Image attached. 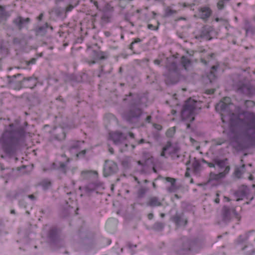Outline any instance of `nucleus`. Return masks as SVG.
Listing matches in <instances>:
<instances>
[{
	"instance_id": "nucleus-1",
	"label": "nucleus",
	"mask_w": 255,
	"mask_h": 255,
	"mask_svg": "<svg viewBox=\"0 0 255 255\" xmlns=\"http://www.w3.org/2000/svg\"><path fill=\"white\" fill-rule=\"evenodd\" d=\"M223 123L229 122L231 138L239 149L255 146V114L243 111L226 97L216 106Z\"/></svg>"
},
{
	"instance_id": "nucleus-2",
	"label": "nucleus",
	"mask_w": 255,
	"mask_h": 255,
	"mask_svg": "<svg viewBox=\"0 0 255 255\" xmlns=\"http://www.w3.org/2000/svg\"><path fill=\"white\" fill-rule=\"evenodd\" d=\"M25 135L24 129L21 127L17 122L10 124L5 128V130L0 138V145L4 155H1L4 158L8 157L14 158L16 162L18 160L16 157L20 141Z\"/></svg>"
},
{
	"instance_id": "nucleus-3",
	"label": "nucleus",
	"mask_w": 255,
	"mask_h": 255,
	"mask_svg": "<svg viewBox=\"0 0 255 255\" xmlns=\"http://www.w3.org/2000/svg\"><path fill=\"white\" fill-rule=\"evenodd\" d=\"M127 106L123 117L130 123L138 121L143 114V109L147 106L148 98L146 93H131L126 95L123 100Z\"/></svg>"
},
{
	"instance_id": "nucleus-4",
	"label": "nucleus",
	"mask_w": 255,
	"mask_h": 255,
	"mask_svg": "<svg viewBox=\"0 0 255 255\" xmlns=\"http://www.w3.org/2000/svg\"><path fill=\"white\" fill-rule=\"evenodd\" d=\"M233 85L239 92L251 96L255 93V85L248 81L243 76L235 74L233 77Z\"/></svg>"
},
{
	"instance_id": "nucleus-5",
	"label": "nucleus",
	"mask_w": 255,
	"mask_h": 255,
	"mask_svg": "<svg viewBox=\"0 0 255 255\" xmlns=\"http://www.w3.org/2000/svg\"><path fill=\"white\" fill-rule=\"evenodd\" d=\"M201 109L200 102L191 98H189L185 103L181 112L182 121L187 122H192L194 120V116Z\"/></svg>"
},
{
	"instance_id": "nucleus-6",
	"label": "nucleus",
	"mask_w": 255,
	"mask_h": 255,
	"mask_svg": "<svg viewBox=\"0 0 255 255\" xmlns=\"http://www.w3.org/2000/svg\"><path fill=\"white\" fill-rule=\"evenodd\" d=\"M47 237L51 244L57 247L64 246L63 240L60 237L59 230L57 228L55 227L50 228Z\"/></svg>"
},
{
	"instance_id": "nucleus-7",
	"label": "nucleus",
	"mask_w": 255,
	"mask_h": 255,
	"mask_svg": "<svg viewBox=\"0 0 255 255\" xmlns=\"http://www.w3.org/2000/svg\"><path fill=\"white\" fill-rule=\"evenodd\" d=\"M69 160L70 159L68 158L65 162L61 161L54 162L51 165V168L56 170L60 173H63L64 175L71 177L73 175H72V168L71 166H68V165Z\"/></svg>"
},
{
	"instance_id": "nucleus-8",
	"label": "nucleus",
	"mask_w": 255,
	"mask_h": 255,
	"mask_svg": "<svg viewBox=\"0 0 255 255\" xmlns=\"http://www.w3.org/2000/svg\"><path fill=\"white\" fill-rule=\"evenodd\" d=\"M127 137V135L125 134L118 131L109 133V138L113 141L114 143L116 145L123 147L128 146L126 141Z\"/></svg>"
},
{
	"instance_id": "nucleus-9",
	"label": "nucleus",
	"mask_w": 255,
	"mask_h": 255,
	"mask_svg": "<svg viewBox=\"0 0 255 255\" xmlns=\"http://www.w3.org/2000/svg\"><path fill=\"white\" fill-rule=\"evenodd\" d=\"M7 83L9 86L15 90H20L22 88L23 76L21 74H17L12 76H7Z\"/></svg>"
},
{
	"instance_id": "nucleus-10",
	"label": "nucleus",
	"mask_w": 255,
	"mask_h": 255,
	"mask_svg": "<svg viewBox=\"0 0 255 255\" xmlns=\"http://www.w3.org/2000/svg\"><path fill=\"white\" fill-rule=\"evenodd\" d=\"M179 148L176 145H173L170 142H168L162 149V151L161 153V156L166 158L167 154L172 155L176 154L178 157L179 155L178 153L179 151Z\"/></svg>"
},
{
	"instance_id": "nucleus-11",
	"label": "nucleus",
	"mask_w": 255,
	"mask_h": 255,
	"mask_svg": "<svg viewBox=\"0 0 255 255\" xmlns=\"http://www.w3.org/2000/svg\"><path fill=\"white\" fill-rule=\"evenodd\" d=\"M85 143L84 141H72L69 147V150L71 152H74L76 154L77 157H83L86 153V149H84L82 150L81 152H78V151L80 148H81V145Z\"/></svg>"
},
{
	"instance_id": "nucleus-12",
	"label": "nucleus",
	"mask_w": 255,
	"mask_h": 255,
	"mask_svg": "<svg viewBox=\"0 0 255 255\" xmlns=\"http://www.w3.org/2000/svg\"><path fill=\"white\" fill-rule=\"evenodd\" d=\"M213 32V28L209 25L203 26L200 32L195 36V38L198 39L211 40L212 38V34Z\"/></svg>"
},
{
	"instance_id": "nucleus-13",
	"label": "nucleus",
	"mask_w": 255,
	"mask_h": 255,
	"mask_svg": "<svg viewBox=\"0 0 255 255\" xmlns=\"http://www.w3.org/2000/svg\"><path fill=\"white\" fill-rule=\"evenodd\" d=\"M118 171L117 164L112 160H106L104 167V175L105 177L115 173Z\"/></svg>"
},
{
	"instance_id": "nucleus-14",
	"label": "nucleus",
	"mask_w": 255,
	"mask_h": 255,
	"mask_svg": "<svg viewBox=\"0 0 255 255\" xmlns=\"http://www.w3.org/2000/svg\"><path fill=\"white\" fill-rule=\"evenodd\" d=\"M238 218V213L234 208H229L225 206L223 209V220L228 223L234 218Z\"/></svg>"
},
{
	"instance_id": "nucleus-15",
	"label": "nucleus",
	"mask_w": 255,
	"mask_h": 255,
	"mask_svg": "<svg viewBox=\"0 0 255 255\" xmlns=\"http://www.w3.org/2000/svg\"><path fill=\"white\" fill-rule=\"evenodd\" d=\"M227 159L221 160L218 158H216L213 159L212 162H209L204 159H202V161L203 163L207 164L209 167H215V166H216L220 169H224V167H226V166H229L228 165H227Z\"/></svg>"
},
{
	"instance_id": "nucleus-16",
	"label": "nucleus",
	"mask_w": 255,
	"mask_h": 255,
	"mask_svg": "<svg viewBox=\"0 0 255 255\" xmlns=\"http://www.w3.org/2000/svg\"><path fill=\"white\" fill-rule=\"evenodd\" d=\"M249 193V188L245 185H242L239 187L238 190L235 193V195L237 197L236 201L243 200L246 197Z\"/></svg>"
},
{
	"instance_id": "nucleus-17",
	"label": "nucleus",
	"mask_w": 255,
	"mask_h": 255,
	"mask_svg": "<svg viewBox=\"0 0 255 255\" xmlns=\"http://www.w3.org/2000/svg\"><path fill=\"white\" fill-rule=\"evenodd\" d=\"M30 21L29 18H23L21 16H18L13 20V23L16 28L21 30Z\"/></svg>"
},
{
	"instance_id": "nucleus-18",
	"label": "nucleus",
	"mask_w": 255,
	"mask_h": 255,
	"mask_svg": "<svg viewBox=\"0 0 255 255\" xmlns=\"http://www.w3.org/2000/svg\"><path fill=\"white\" fill-rule=\"evenodd\" d=\"M37 83V79L33 77L25 78L23 77L22 88L32 89L35 87Z\"/></svg>"
},
{
	"instance_id": "nucleus-19",
	"label": "nucleus",
	"mask_w": 255,
	"mask_h": 255,
	"mask_svg": "<svg viewBox=\"0 0 255 255\" xmlns=\"http://www.w3.org/2000/svg\"><path fill=\"white\" fill-rule=\"evenodd\" d=\"M172 220L178 226H185L187 223V219L183 214H176L172 217Z\"/></svg>"
},
{
	"instance_id": "nucleus-20",
	"label": "nucleus",
	"mask_w": 255,
	"mask_h": 255,
	"mask_svg": "<svg viewBox=\"0 0 255 255\" xmlns=\"http://www.w3.org/2000/svg\"><path fill=\"white\" fill-rule=\"evenodd\" d=\"M255 241V232L251 231L244 235L240 236L238 242L240 243H246V242L251 243L252 241Z\"/></svg>"
},
{
	"instance_id": "nucleus-21",
	"label": "nucleus",
	"mask_w": 255,
	"mask_h": 255,
	"mask_svg": "<svg viewBox=\"0 0 255 255\" xmlns=\"http://www.w3.org/2000/svg\"><path fill=\"white\" fill-rule=\"evenodd\" d=\"M225 169L223 171L220 172L218 174H215L213 172H211L210 175V180H219L224 177L226 174H227L230 170V166H226L224 167Z\"/></svg>"
},
{
	"instance_id": "nucleus-22",
	"label": "nucleus",
	"mask_w": 255,
	"mask_h": 255,
	"mask_svg": "<svg viewBox=\"0 0 255 255\" xmlns=\"http://www.w3.org/2000/svg\"><path fill=\"white\" fill-rule=\"evenodd\" d=\"M202 248V243L198 239L193 241L189 248V250L194 252H198Z\"/></svg>"
},
{
	"instance_id": "nucleus-23",
	"label": "nucleus",
	"mask_w": 255,
	"mask_h": 255,
	"mask_svg": "<svg viewBox=\"0 0 255 255\" xmlns=\"http://www.w3.org/2000/svg\"><path fill=\"white\" fill-rule=\"evenodd\" d=\"M211 10L209 7H203L200 8L199 15L202 19H207L211 15Z\"/></svg>"
},
{
	"instance_id": "nucleus-24",
	"label": "nucleus",
	"mask_w": 255,
	"mask_h": 255,
	"mask_svg": "<svg viewBox=\"0 0 255 255\" xmlns=\"http://www.w3.org/2000/svg\"><path fill=\"white\" fill-rule=\"evenodd\" d=\"M59 130H60L59 133L53 134L51 135L50 137V140L51 141L54 140L61 141L65 139L66 134L64 129L62 128H60Z\"/></svg>"
},
{
	"instance_id": "nucleus-25",
	"label": "nucleus",
	"mask_w": 255,
	"mask_h": 255,
	"mask_svg": "<svg viewBox=\"0 0 255 255\" xmlns=\"http://www.w3.org/2000/svg\"><path fill=\"white\" fill-rule=\"evenodd\" d=\"M147 205L150 207L160 206L162 205L159 198L157 197H151L149 198L146 203Z\"/></svg>"
},
{
	"instance_id": "nucleus-26",
	"label": "nucleus",
	"mask_w": 255,
	"mask_h": 255,
	"mask_svg": "<svg viewBox=\"0 0 255 255\" xmlns=\"http://www.w3.org/2000/svg\"><path fill=\"white\" fill-rule=\"evenodd\" d=\"M180 66H181L185 70H187L188 68L191 66V61L186 56H182L180 60Z\"/></svg>"
},
{
	"instance_id": "nucleus-27",
	"label": "nucleus",
	"mask_w": 255,
	"mask_h": 255,
	"mask_svg": "<svg viewBox=\"0 0 255 255\" xmlns=\"http://www.w3.org/2000/svg\"><path fill=\"white\" fill-rule=\"evenodd\" d=\"M245 164H242L241 166H236L235 169V174L238 178H240L245 172Z\"/></svg>"
},
{
	"instance_id": "nucleus-28",
	"label": "nucleus",
	"mask_w": 255,
	"mask_h": 255,
	"mask_svg": "<svg viewBox=\"0 0 255 255\" xmlns=\"http://www.w3.org/2000/svg\"><path fill=\"white\" fill-rule=\"evenodd\" d=\"M167 66L169 71L174 72L176 75L180 74L179 68L176 62L172 61L169 63Z\"/></svg>"
},
{
	"instance_id": "nucleus-29",
	"label": "nucleus",
	"mask_w": 255,
	"mask_h": 255,
	"mask_svg": "<svg viewBox=\"0 0 255 255\" xmlns=\"http://www.w3.org/2000/svg\"><path fill=\"white\" fill-rule=\"evenodd\" d=\"M166 180L171 184L170 186L168 187V191L171 192L175 191L177 189L175 179L171 177H166Z\"/></svg>"
},
{
	"instance_id": "nucleus-30",
	"label": "nucleus",
	"mask_w": 255,
	"mask_h": 255,
	"mask_svg": "<svg viewBox=\"0 0 255 255\" xmlns=\"http://www.w3.org/2000/svg\"><path fill=\"white\" fill-rule=\"evenodd\" d=\"M97 175L98 173L96 171L85 170L81 172V176L84 179L89 178L91 176H93L94 178H96Z\"/></svg>"
},
{
	"instance_id": "nucleus-31",
	"label": "nucleus",
	"mask_w": 255,
	"mask_h": 255,
	"mask_svg": "<svg viewBox=\"0 0 255 255\" xmlns=\"http://www.w3.org/2000/svg\"><path fill=\"white\" fill-rule=\"evenodd\" d=\"M165 227L164 223L157 221L151 227V229L155 232H161L163 231Z\"/></svg>"
},
{
	"instance_id": "nucleus-32",
	"label": "nucleus",
	"mask_w": 255,
	"mask_h": 255,
	"mask_svg": "<svg viewBox=\"0 0 255 255\" xmlns=\"http://www.w3.org/2000/svg\"><path fill=\"white\" fill-rule=\"evenodd\" d=\"M93 56L96 60H104L107 58L106 53L101 51H93Z\"/></svg>"
},
{
	"instance_id": "nucleus-33",
	"label": "nucleus",
	"mask_w": 255,
	"mask_h": 255,
	"mask_svg": "<svg viewBox=\"0 0 255 255\" xmlns=\"http://www.w3.org/2000/svg\"><path fill=\"white\" fill-rule=\"evenodd\" d=\"M193 161H192V165L193 169L194 172L196 174L198 173L201 169V164L200 162L196 159V158H194Z\"/></svg>"
},
{
	"instance_id": "nucleus-34",
	"label": "nucleus",
	"mask_w": 255,
	"mask_h": 255,
	"mask_svg": "<svg viewBox=\"0 0 255 255\" xmlns=\"http://www.w3.org/2000/svg\"><path fill=\"white\" fill-rule=\"evenodd\" d=\"M102 187V184L101 183H91L87 185L86 189L88 191H92Z\"/></svg>"
},
{
	"instance_id": "nucleus-35",
	"label": "nucleus",
	"mask_w": 255,
	"mask_h": 255,
	"mask_svg": "<svg viewBox=\"0 0 255 255\" xmlns=\"http://www.w3.org/2000/svg\"><path fill=\"white\" fill-rule=\"evenodd\" d=\"M217 68L218 66L214 65L212 66L210 73L207 75V77L210 82H212V81L216 78V76L215 72H216Z\"/></svg>"
},
{
	"instance_id": "nucleus-36",
	"label": "nucleus",
	"mask_w": 255,
	"mask_h": 255,
	"mask_svg": "<svg viewBox=\"0 0 255 255\" xmlns=\"http://www.w3.org/2000/svg\"><path fill=\"white\" fill-rule=\"evenodd\" d=\"M49 27V25L47 23H45L44 25L40 26L36 29V33L38 35H43L47 31V29Z\"/></svg>"
},
{
	"instance_id": "nucleus-37",
	"label": "nucleus",
	"mask_w": 255,
	"mask_h": 255,
	"mask_svg": "<svg viewBox=\"0 0 255 255\" xmlns=\"http://www.w3.org/2000/svg\"><path fill=\"white\" fill-rule=\"evenodd\" d=\"M247 255H255V249H254L251 245H245L242 248Z\"/></svg>"
},
{
	"instance_id": "nucleus-38",
	"label": "nucleus",
	"mask_w": 255,
	"mask_h": 255,
	"mask_svg": "<svg viewBox=\"0 0 255 255\" xmlns=\"http://www.w3.org/2000/svg\"><path fill=\"white\" fill-rule=\"evenodd\" d=\"M245 29L246 30L247 34H255V26L251 25L248 22L246 23Z\"/></svg>"
},
{
	"instance_id": "nucleus-39",
	"label": "nucleus",
	"mask_w": 255,
	"mask_h": 255,
	"mask_svg": "<svg viewBox=\"0 0 255 255\" xmlns=\"http://www.w3.org/2000/svg\"><path fill=\"white\" fill-rule=\"evenodd\" d=\"M148 189L146 187H140L137 192V197L139 199L143 198L147 192Z\"/></svg>"
},
{
	"instance_id": "nucleus-40",
	"label": "nucleus",
	"mask_w": 255,
	"mask_h": 255,
	"mask_svg": "<svg viewBox=\"0 0 255 255\" xmlns=\"http://www.w3.org/2000/svg\"><path fill=\"white\" fill-rule=\"evenodd\" d=\"M230 0H219L217 3V7L219 10H222L224 8L225 5Z\"/></svg>"
},
{
	"instance_id": "nucleus-41",
	"label": "nucleus",
	"mask_w": 255,
	"mask_h": 255,
	"mask_svg": "<svg viewBox=\"0 0 255 255\" xmlns=\"http://www.w3.org/2000/svg\"><path fill=\"white\" fill-rule=\"evenodd\" d=\"M176 13V11L173 9H172L170 7H168L165 9V15L166 16H170L172 15L175 14Z\"/></svg>"
},
{
	"instance_id": "nucleus-42",
	"label": "nucleus",
	"mask_w": 255,
	"mask_h": 255,
	"mask_svg": "<svg viewBox=\"0 0 255 255\" xmlns=\"http://www.w3.org/2000/svg\"><path fill=\"white\" fill-rule=\"evenodd\" d=\"M175 132V127L169 128L166 131V135L168 137H172Z\"/></svg>"
},
{
	"instance_id": "nucleus-43",
	"label": "nucleus",
	"mask_w": 255,
	"mask_h": 255,
	"mask_svg": "<svg viewBox=\"0 0 255 255\" xmlns=\"http://www.w3.org/2000/svg\"><path fill=\"white\" fill-rule=\"evenodd\" d=\"M41 185L44 189H46L50 186L51 182L48 180H44L42 181Z\"/></svg>"
},
{
	"instance_id": "nucleus-44",
	"label": "nucleus",
	"mask_w": 255,
	"mask_h": 255,
	"mask_svg": "<svg viewBox=\"0 0 255 255\" xmlns=\"http://www.w3.org/2000/svg\"><path fill=\"white\" fill-rule=\"evenodd\" d=\"M141 41V40L139 38H136L135 39H134V40L131 43V44H130V46H129V49L131 50H133V44H134L135 43H139Z\"/></svg>"
},
{
	"instance_id": "nucleus-45",
	"label": "nucleus",
	"mask_w": 255,
	"mask_h": 255,
	"mask_svg": "<svg viewBox=\"0 0 255 255\" xmlns=\"http://www.w3.org/2000/svg\"><path fill=\"white\" fill-rule=\"evenodd\" d=\"M245 105L247 107H253L255 105V103L253 101L248 100L245 102Z\"/></svg>"
},
{
	"instance_id": "nucleus-46",
	"label": "nucleus",
	"mask_w": 255,
	"mask_h": 255,
	"mask_svg": "<svg viewBox=\"0 0 255 255\" xmlns=\"http://www.w3.org/2000/svg\"><path fill=\"white\" fill-rule=\"evenodd\" d=\"M22 38L21 37H15L13 38V42L14 44H20L22 43Z\"/></svg>"
},
{
	"instance_id": "nucleus-47",
	"label": "nucleus",
	"mask_w": 255,
	"mask_h": 255,
	"mask_svg": "<svg viewBox=\"0 0 255 255\" xmlns=\"http://www.w3.org/2000/svg\"><path fill=\"white\" fill-rule=\"evenodd\" d=\"M37 60L36 58H32L30 60L26 61V64L28 65L34 64Z\"/></svg>"
},
{
	"instance_id": "nucleus-48",
	"label": "nucleus",
	"mask_w": 255,
	"mask_h": 255,
	"mask_svg": "<svg viewBox=\"0 0 255 255\" xmlns=\"http://www.w3.org/2000/svg\"><path fill=\"white\" fill-rule=\"evenodd\" d=\"M19 206H20L21 207H23L24 208H26V203L23 200H21L19 201Z\"/></svg>"
},
{
	"instance_id": "nucleus-49",
	"label": "nucleus",
	"mask_w": 255,
	"mask_h": 255,
	"mask_svg": "<svg viewBox=\"0 0 255 255\" xmlns=\"http://www.w3.org/2000/svg\"><path fill=\"white\" fill-rule=\"evenodd\" d=\"M72 168V175H74L78 170V167L76 166H71Z\"/></svg>"
},
{
	"instance_id": "nucleus-50",
	"label": "nucleus",
	"mask_w": 255,
	"mask_h": 255,
	"mask_svg": "<svg viewBox=\"0 0 255 255\" xmlns=\"http://www.w3.org/2000/svg\"><path fill=\"white\" fill-rule=\"evenodd\" d=\"M73 8H74L73 5H69L66 8V12L71 11Z\"/></svg>"
},
{
	"instance_id": "nucleus-51",
	"label": "nucleus",
	"mask_w": 255,
	"mask_h": 255,
	"mask_svg": "<svg viewBox=\"0 0 255 255\" xmlns=\"http://www.w3.org/2000/svg\"><path fill=\"white\" fill-rule=\"evenodd\" d=\"M154 128L155 129H157V130H161V128H162V126H161V125H159V124H154Z\"/></svg>"
},
{
	"instance_id": "nucleus-52",
	"label": "nucleus",
	"mask_w": 255,
	"mask_h": 255,
	"mask_svg": "<svg viewBox=\"0 0 255 255\" xmlns=\"http://www.w3.org/2000/svg\"><path fill=\"white\" fill-rule=\"evenodd\" d=\"M216 196H217V197H216V198L215 199L214 201H215V202L216 203L218 204V203H219V202H220V199H219V194L218 193H216Z\"/></svg>"
},
{
	"instance_id": "nucleus-53",
	"label": "nucleus",
	"mask_w": 255,
	"mask_h": 255,
	"mask_svg": "<svg viewBox=\"0 0 255 255\" xmlns=\"http://www.w3.org/2000/svg\"><path fill=\"white\" fill-rule=\"evenodd\" d=\"M148 28L149 29H151V30H155V29H157V28H155V26L151 24H148Z\"/></svg>"
},
{
	"instance_id": "nucleus-54",
	"label": "nucleus",
	"mask_w": 255,
	"mask_h": 255,
	"mask_svg": "<svg viewBox=\"0 0 255 255\" xmlns=\"http://www.w3.org/2000/svg\"><path fill=\"white\" fill-rule=\"evenodd\" d=\"M28 197L32 201H34L36 200V197L33 195H29L28 196Z\"/></svg>"
},
{
	"instance_id": "nucleus-55",
	"label": "nucleus",
	"mask_w": 255,
	"mask_h": 255,
	"mask_svg": "<svg viewBox=\"0 0 255 255\" xmlns=\"http://www.w3.org/2000/svg\"><path fill=\"white\" fill-rule=\"evenodd\" d=\"M153 62L155 65H159L161 63V60L159 59H155Z\"/></svg>"
},
{
	"instance_id": "nucleus-56",
	"label": "nucleus",
	"mask_w": 255,
	"mask_h": 255,
	"mask_svg": "<svg viewBox=\"0 0 255 255\" xmlns=\"http://www.w3.org/2000/svg\"><path fill=\"white\" fill-rule=\"evenodd\" d=\"M151 119V117L150 116H148L146 117L145 119V121L148 123L150 122Z\"/></svg>"
},
{
	"instance_id": "nucleus-57",
	"label": "nucleus",
	"mask_w": 255,
	"mask_h": 255,
	"mask_svg": "<svg viewBox=\"0 0 255 255\" xmlns=\"http://www.w3.org/2000/svg\"><path fill=\"white\" fill-rule=\"evenodd\" d=\"M148 218L149 220H151L153 218V214L152 213H149L147 215Z\"/></svg>"
},
{
	"instance_id": "nucleus-58",
	"label": "nucleus",
	"mask_w": 255,
	"mask_h": 255,
	"mask_svg": "<svg viewBox=\"0 0 255 255\" xmlns=\"http://www.w3.org/2000/svg\"><path fill=\"white\" fill-rule=\"evenodd\" d=\"M43 17V14L42 13H40V15L38 17V19L39 20H41Z\"/></svg>"
},
{
	"instance_id": "nucleus-59",
	"label": "nucleus",
	"mask_w": 255,
	"mask_h": 255,
	"mask_svg": "<svg viewBox=\"0 0 255 255\" xmlns=\"http://www.w3.org/2000/svg\"><path fill=\"white\" fill-rule=\"evenodd\" d=\"M208 91V94H212L214 93L215 89H210V90H209Z\"/></svg>"
},
{
	"instance_id": "nucleus-60",
	"label": "nucleus",
	"mask_w": 255,
	"mask_h": 255,
	"mask_svg": "<svg viewBox=\"0 0 255 255\" xmlns=\"http://www.w3.org/2000/svg\"><path fill=\"white\" fill-rule=\"evenodd\" d=\"M40 103V100L38 98L36 99V101L34 103L33 105H35Z\"/></svg>"
},
{
	"instance_id": "nucleus-61",
	"label": "nucleus",
	"mask_w": 255,
	"mask_h": 255,
	"mask_svg": "<svg viewBox=\"0 0 255 255\" xmlns=\"http://www.w3.org/2000/svg\"><path fill=\"white\" fill-rule=\"evenodd\" d=\"M94 3V4L95 5V6L97 7V8L98 9H99V6H98V2H97V1H94V3Z\"/></svg>"
},
{
	"instance_id": "nucleus-62",
	"label": "nucleus",
	"mask_w": 255,
	"mask_h": 255,
	"mask_svg": "<svg viewBox=\"0 0 255 255\" xmlns=\"http://www.w3.org/2000/svg\"><path fill=\"white\" fill-rule=\"evenodd\" d=\"M129 135L131 138H134V134L133 133H132V132H129Z\"/></svg>"
},
{
	"instance_id": "nucleus-63",
	"label": "nucleus",
	"mask_w": 255,
	"mask_h": 255,
	"mask_svg": "<svg viewBox=\"0 0 255 255\" xmlns=\"http://www.w3.org/2000/svg\"><path fill=\"white\" fill-rule=\"evenodd\" d=\"M107 116H108L109 118H112L113 119H115V117L114 116V115H113L112 114H109V115H107Z\"/></svg>"
},
{
	"instance_id": "nucleus-64",
	"label": "nucleus",
	"mask_w": 255,
	"mask_h": 255,
	"mask_svg": "<svg viewBox=\"0 0 255 255\" xmlns=\"http://www.w3.org/2000/svg\"><path fill=\"white\" fill-rule=\"evenodd\" d=\"M109 151H110L112 154L114 153V149H113V148H109Z\"/></svg>"
}]
</instances>
